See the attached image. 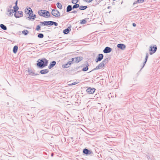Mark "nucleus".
Masks as SVG:
<instances>
[{"mask_svg":"<svg viewBox=\"0 0 160 160\" xmlns=\"http://www.w3.org/2000/svg\"><path fill=\"white\" fill-rule=\"evenodd\" d=\"M104 66V63L102 62L100 63L98 65V66H97L95 68H94L93 70H97L98 69H100L102 68Z\"/></svg>","mask_w":160,"mask_h":160,"instance_id":"0eeeda50","label":"nucleus"},{"mask_svg":"<svg viewBox=\"0 0 160 160\" xmlns=\"http://www.w3.org/2000/svg\"><path fill=\"white\" fill-rule=\"evenodd\" d=\"M87 8L86 6H81L79 7V9L81 10H84L85 9Z\"/></svg>","mask_w":160,"mask_h":160,"instance_id":"4be33fe9","label":"nucleus"},{"mask_svg":"<svg viewBox=\"0 0 160 160\" xmlns=\"http://www.w3.org/2000/svg\"><path fill=\"white\" fill-rule=\"evenodd\" d=\"M15 17L16 18H19L23 16V12L21 11H15L14 14Z\"/></svg>","mask_w":160,"mask_h":160,"instance_id":"423d86ee","label":"nucleus"},{"mask_svg":"<svg viewBox=\"0 0 160 160\" xmlns=\"http://www.w3.org/2000/svg\"><path fill=\"white\" fill-rule=\"evenodd\" d=\"M86 21L85 20H83L80 22V23L82 24H83L86 23Z\"/></svg>","mask_w":160,"mask_h":160,"instance_id":"c756f323","label":"nucleus"},{"mask_svg":"<svg viewBox=\"0 0 160 160\" xmlns=\"http://www.w3.org/2000/svg\"><path fill=\"white\" fill-rule=\"evenodd\" d=\"M18 1H17L15 2V5L13 7L14 10L10 9L8 10V12L9 15H11L12 13L15 12V11L18 10V8L17 6Z\"/></svg>","mask_w":160,"mask_h":160,"instance_id":"7ed1b4c3","label":"nucleus"},{"mask_svg":"<svg viewBox=\"0 0 160 160\" xmlns=\"http://www.w3.org/2000/svg\"><path fill=\"white\" fill-rule=\"evenodd\" d=\"M95 90V89L94 88H92L90 87H89L87 89L86 91L89 94H92L94 93Z\"/></svg>","mask_w":160,"mask_h":160,"instance_id":"1a4fd4ad","label":"nucleus"},{"mask_svg":"<svg viewBox=\"0 0 160 160\" xmlns=\"http://www.w3.org/2000/svg\"><path fill=\"white\" fill-rule=\"evenodd\" d=\"M53 153H52V154H51V156H52H52H53Z\"/></svg>","mask_w":160,"mask_h":160,"instance_id":"58836bf2","label":"nucleus"},{"mask_svg":"<svg viewBox=\"0 0 160 160\" xmlns=\"http://www.w3.org/2000/svg\"><path fill=\"white\" fill-rule=\"evenodd\" d=\"M22 33L24 35H26L28 34V32L27 30H26L23 31H22Z\"/></svg>","mask_w":160,"mask_h":160,"instance_id":"5701e85b","label":"nucleus"},{"mask_svg":"<svg viewBox=\"0 0 160 160\" xmlns=\"http://www.w3.org/2000/svg\"><path fill=\"white\" fill-rule=\"evenodd\" d=\"M68 85L69 86H72V85H73V84H72V83H71V84H68Z\"/></svg>","mask_w":160,"mask_h":160,"instance_id":"4c0bfd02","label":"nucleus"},{"mask_svg":"<svg viewBox=\"0 0 160 160\" xmlns=\"http://www.w3.org/2000/svg\"><path fill=\"white\" fill-rule=\"evenodd\" d=\"M48 72L47 69L42 70L40 71V73L42 74H45L48 73Z\"/></svg>","mask_w":160,"mask_h":160,"instance_id":"a211bd4d","label":"nucleus"},{"mask_svg":"<svg viewBox=\"0 0 160 160\" xmlns=\"http://www.w3.org/2000/svg\"><path fill=\"white\" fill-rule=\"evenodd\" d=\"M44 61L45 62V63H44V61L41 60L40 61V62L38 63V66L40 67H42L43 66L44 67L46 66L48 63V61L46 59H44Z\"/></svg>","mask_w":160,"mask_h":160,"instance_id":"20e7f679","label":"nucleus"},{"mask_svg":"<svg viewBox=\"0 0 160 160\" xmlns=\"http://www.w3.org/2000/svg\"><path fill=\"white\" fill-rule=\"evenodd\" d=\"M74 58H72V61L68 62L66 64H64L62 65V67L63 68H68L73 63Z\"/></svg>","mask_w":160,"mask_h":160,"instance_id":"39448f33","label":"nucleus"},{"mask_svg":"<svg viewBox=\"0 0 160 160\" xmlns=\"http://www.w3.org/2000/svg\"><path fill=\"white\" fill-rule=\"evenodd\" d=\"M42 24H43L44 25H52V21H44L42 22Z\"/></svg>","mask_w":160,"mask_h":160,"instance_id":"ddd939ff","label":"nucleus"},{"mask_svg":"<svg viewBox=\"0 0 160 160\" xmlns=\"http://www.w3.org/2000/svg\"><path fill=\"white\" fill-rule=\"evenodd\" d=\"M73 58H74V60H75V62L77 63H78L79 62L81 61L82 59V58L81 57H77Z\"/></svg>","mask_w":160,"mask_h":160,"instance_id":"f8f14e48","label":"nucleus"},{"mask_svg":"<svg viewBox=\"0 0 160 160\" xmlns=\"http://www.w3.org/2000/svg\"><path fill=\"white\" fill-rule=\"evenodd\" d=\"M52 14L53 15L56 17H58L60 16L59 12L56 10H52Z\"/></svg>","mask_w":160,"mask_h":160,"instance_id":"9d476101","label":"nucleus"},{"mask_svg":"<svg viewBox=\"0 0 160 160\" xmlns=\"http://www.w3.org/2000/svg\"><path fill=\"white\" fill-rule=\"evenodd\" d=\"M144 0H138L137 2L138 3H141L143 2Z\"/></svg>","mask_w":160,"mask_h":160,"instance_id":"473e14b6","label":"nucleus"},{"mask_svg":"<svg viewBox=\"0 0 160 160\" xmlns=\"http://www.w3.org/2000/svg\"><path fill=\"white\" fill-rule=\"evenodd\" d=\"M56 62L55 61H52L51 62L50 65L49 66V68H51L54 66L56 64Z\"/></svg>","mask_w":160,"mask_h":160,"instance_id":"f3484780","label":"nucleus"},{"mask_svg":"<svg viewBox=\"0 0 160 160\" xmlns=\"http://www.w3.org/2000/svg\"><path fill=\"white\" fill-rule=\"evenodd\" d=\"M57 7L58 8H59L60 9H61L62 8V5L60 3H59V2L57 3Z\"/></svg>","mask_w":160,"mask_h":160,"instance_id":"b1692460","label":"nucleus"},{"mask_svg":"<svg viewBox=\"0 0 160 160\" xmlns=\"http://www.w3.org/2000/svg\"><path fill=\"white\" fill-rule=\"evenodd\" d=\"M38 37L40 38H42L43 37V35L42 33H39L38 35Z\"/></svg>","mask_w":160,"mask_h":160,"instance_id":"bb28decb","label":"nucleus"},{"mask_svg":"<svg viewBox=\"0 0 160 160\" xmlns=\"http://www.w3.org/2000/svg\"><path fill=\"white\" fill-rule=\"evenodd\" d=\"M78 0H72V2L73 4H76Z\"/></svg>","mask_w":160,"mask_h":160,"instance_id":"cd10ccee","label":"nucleus"},{"mask_svg":"<svg viewBox=\"0 0 160 160\" xmlns=\"http://www.w3.org/2000/svg\"><path fill=\"white\" fill-rule=\"evenodd\" d=\"M117 47L123 50L125 48V46L123 44H118Z\"/></svg>","mask_w":160,"mask_h":160,"instance_id":"2eb2a0df","label":"nucleus"},{"mask_svg":"<svg viewBox=\"0 0 160 160\" xmlns=\"http://www.w3.org/2000/svg\"><path fill=\"white\" fill-rule=\"evenodd\" d=\"M40 28V27L39 25H38L37 26L36 28V30L37 31L39 30Z\"/></svg>","mask_w":160,"mask_h":160,"instance_id":"2f4dec72","label":"nucleus"},{"mask_svg":"<svg viewBox=\"0 0 160 160\" xmlns=\"http://www.w3.org/2000/svg\"><path fill=\"white\" fill-rule=\"evenodd\" d=\"M0 27L2 29L5 30H7V27L6 26L2 24H1L0 25Z\"/></svg>","mask_w":160,"mask_h":160,"instance_id":"aec40b11","label":"nucleus"},{"mask_svg":"<svg viewBox=\"0 0 160 160\" xmlns=\"http://www.w3.org/2000/svg\"><path fill=\"white\" fill-rule=\"evenodd\" d=\"M132 25L134 27H135L136 26V24L135 23H133L132 24Z\"/></svg>","mask_w":160,"mask_h":160,"instance_id":"e433bc0d","label":"nucleus"},{"mask_svg":"<svg viewBox=\"0 0 160 160\" xmlns=\"http://www.w3.org/2000/svg\"><path fill=\"white\" fill-rule=\"evenodd\" d=\"M148 57V54L147 53V54H146V58H145V63L146 62V61L147 60Z\"/></svg>","mask_w":160,"mask_h":160,"instance_id":"72a5a7b5","label":"nucleus"},{"mask_svg":"<svg viewBox=\"0 0 160 160\" xmlns=\"http://www.w3.org/2000/svg\"><path fill=\"white\" fill-rule=\"evenodd\" d=\"M103 56L102 54H100L98 55V58L96 59V62H97L101 61L103 58Z\"/></svg>","mask_w":160,"mask_h":160,"instance_id":"9b49d317","label":"nucleus"},{"mask_svg":"<svg viewBox=\"0 0 160 160\" xmlns=\"http://www.w3.org/2000/svg\"><path fill=\"white\" fill-rule=\"evenodd\" d=\"M93 0H84V1L88 2H92Z\"/></svg>","mask_w":160,"mask_h":160,"instance_id":"f704fd0d","label":"nucleus"},{"mask_svg":"<svg viewBox=\"0 0 160 160\" xmlns=\"http://www.w3.org/2000/svg\"><path fill=\"white\" fill-rule=\"evenodd\" d=\"M28 11L27 13L28 14L29 16L28 18L34 20L36 18V15L35 14H33V12L32 10V9L30 8H29L25 10V12H27Z\"/></svg>","mask_w":160,"mask_h":160,"instance_id":"f03ea898","label":"nucleus"},{"mask_svg":"<svg viewBox=\"0 0 160 160\" xmlns=\"http://www.w3.org/2000/svg\"><path fill=\"white\" fill-rule=\"evenodd\" d=\"M52 25L53 24H54L55 26H58V23L57 22L52 21Z\"/></svg>","mask_w":160,"mask_h":160,"instance_id":"7c9ffc66","label":"nucleus"},{"mask_svg":"<svg viewBox=\"0 0 160 160\" xmlns=\"http://www.w3.org/2000/svg\"><path fill=\"white\" fill-rule=\"evenodd\" d=\"M157 49V47H156V46L155 45L153 47H150V49L149 50V51L150 52V54L151 55L152 54L154 53L156 51V50Z\"/></svg>","mask_w":160,"mask_h":160,"instance_id":"6e6552de","label":"nucleus"},{"mask_svg":"<svg viewBox=\"0 0 160 160\" xmlns=\"http://www.w3.org/2000/svg\"><path fill=\"white\" fill-rule=\"evenodd\" d=\"M38 13L40 16L45 18H48L50 16L49 12L44 10H39L38 11Z\"/></svg>","mask_w":160,"mask_h":160,"instance_id":"f257e3e1","label":"nucleus"},{"mask_svg":"<svg viewBox=\"0 0 160 160\" xmlns=\"http://www.w3.org/2000/svg\"><path fill=\"white\" fill-rule=\"evenodd\" d=\"M89 150L87 149H85L83 150V152L86 154H88L89 153Z\"/></svg>","mask_w":160,"mask_h":160,"instance_id":"393cba45","label":"nucleus"},{"mask_svg":"<svg viewBox=\"0 0 160 160\" xmlns=\"http://www.w3.org/2000/svg\"><path fill=\"white\" fill-rule=\"evenodd\" d=\"M112 49L109 47H106L103 50V52L105 53L110 52L111 51Z\"/></svg>","mask_w":160,"mask_h":160,"instance_id":"4468645a","label":"nucleus"},{"mask_svg":"<svg viewBox=\"0 0 160 160\" xmlns=\"http://www.w3.org/2000/svg\"><path fill=\"white\" fill-rule=\"evenodd\" d=\"M71 30V27H68V28L65 29L63 31V33L65 34H68Z\"/></svg>","mask_w":160,"mask_h":160,"instance_id":"dca6fc26","label":"nucleus"},{"mask_svg":"<svg viewBox=\"0 0 160 160\" xmlns=\"http://www.w3.org/2000/svg\"><path fill=\"white\" fill-rule=\"evenodd\" d=\"M75 4L73 5L72 7L73 8H76L79 7V5L78 4Z\"/></svg>","mask_w":160,"mask_h":160,"instance_id":"a878e982","label":"nucleus"},{"mask_svg":"<svg viewBox=\"0 0 160 160\" xmlns=\"http://www.w3.org/2000/svg\"><path fill=\"white\" fill-rule=\"evenodd\" d=\"M18 49V47L17 46H15L13 49V52L15 53H16L17 52Z\"/></svg>","mask_w":160,"mask_h":160,"instance_id":"6ab92c4d","label":"nucleus"},{"mask_svg":"<svg viewBox=\"0 0 160 160\" xmlns=\"http://www.w3.org/2000/svg\"><path fill=\"white\" fill-rule=\"evenodd\" d=\"M88 67L87 66L86 67L83 68L82 69V70L83 71H86L88 70Z\"/></svg>","mask_w":160,"mask_h":160,"instance_id":"c85d7f7f","label":"nucleus"},{"mask_svg":"<svg viewBox=\"0 0 160 160\" xmlns=\"http://www.w3.org/2000/svg\"><path fill=\"white\" fill-rule=\"evenodd\" d=\"M78 83V82H73V83H72V84H73V85H76V84L77 83Z\"/></svg>","mask_w":160,"mask_h":160,"instance_id":"c9c22d12","label":"nucleus"},{"mask_svg":"<svg viewBox=\"0 0 160 160\" xmlns=\"http://www.w3.org/2000/svg\"><path fill=\"white\" fill-rule=\"evenodd\" d=\"M72 7L71 5H68L67 8V12H68L72 10Z\"/></svg>","mask_w":160,"mask_h":160,"instance_id":"412c9836","label":"nucleus"}]
</instances>
